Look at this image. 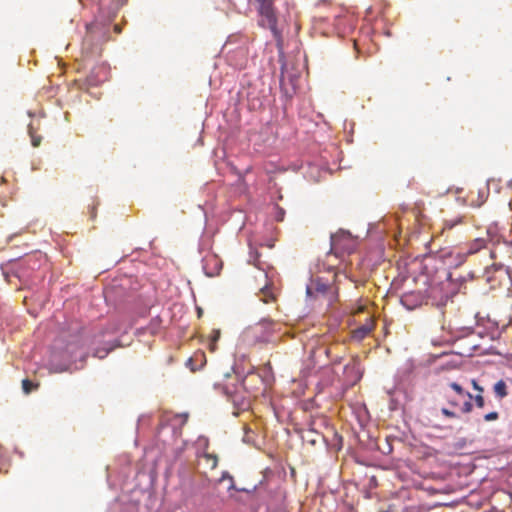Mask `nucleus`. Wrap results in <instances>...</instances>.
<instances>
[{"instance_id": "f257e3e1", "label": "nucleus", "mask_w": 512, "mask_h": 512, "mask_svg": "<svg viewBox=\"0 0 512 512\" xmlns=\"http://www.w3.org/2000/svg\"><path fill=\"white\" fill-rule=\"evenodd\" d=\"M488 237H478L466 244L465 247L446 250L440 252V258L449 266H460L468 256L474 255L483 249H486Z\"/></svg>"}, {"instance_id": "f03ea898", "label": "nucleus", "mask_w": 512, "mask_h": 512, "mask_svg": "<svg viewBox=\"0 0 512 512\" xmlns=\"http://www.w3.org/2000/svg\"><path fill=\"white\" fill-rule=\"evenodd\" d=\"M337 274L333 275V282L329 283L322 277L312 280L311 285L307 287V294L315 298L322 297L327 300L328 304H332L338 299V287L336 286Z\"/></svg>"}, {"instance_id": "7ed1b4c3", "label": "nucleus", "mask_w": 512, "mask_h": 512, "mask_svg": "<svg viewBox=\"0 0 512 512\" xmlns=\"http://www.w3.org/2000/svg\"><path fill=\"white\" fill-rule=\"evenodd\" d=\"M356 246V239L348 231L339 230L337 233L331 235L330 253L334 254L336 257L353 253Z\"/></svg>"}, {"instance_id": "20e7f679", "label": "nucleus", "mask_w": 512, "mask_h": 512, "mask_svg": "<svg viewBox=\"0 0 512 512\" xmlns=\"http://www.w3.org/2000/svg\"><path fill=\"white\" fill-rule=\"evenodd\" d=\"M276 323L271 319H262L254 326H251L247 335L253 339L255 343H268L275 331Z\"/></svg>"}, {"instance_id": "39448f33", "label": "nucleus", "mask_w": 512, "mask_h": 512, "mask_svg": "<svg viewBox=\"0 0 512 512\" xmlns=\"http://www.w3.org/2000/svg\"><path fill=\"white\" fill-rule=\"evenodd\" d=\"M259 2L258 12L260 15V25L271 30L275 37L279 36L277 29V16L273 4L270 0H257Z\"/></svg>"}, {"instance_id": "423d86ee", "label": "nucleus", "mask_w": 512, "mask_h": 512, "mask_svg": "<svg viewBox=\"0 0 512 512\" xmlns=\"http://www.w3.org/2000/svg\"><path fill=\"white\" fill-rule=\"evenodd\" d=\"M483 278L490 284V287L495 289L503 284V282L509 279L508 269L502 264H492L486 267Z\"/></svg>"}, {"instance_id": "0eeeda50", "label": "nucleus", "mask_w": 512, "mask_h": 512, "mask_svg": "<svg viewBox=\"0 0 512 512\" xmlns=\"http://www.w3.org/2000/svg\"><path fill=\"white\" fill-rule=\"evenodd\" d=\"M459 398L456 395H450L448 393H445V399L449 407H442L440 409V412L443 417L451 420H456L460 418V414L458 413L457 409L460 410L461 406L459 403Z\"/></svg>"}, {"instance_id": "6e6552de", "label": "nucleus", "mask_w": 512, "mask_h": 512, "mask_svg": "<svg viewBox=\"0 0 512 512\" xmlns=\"http://www.w3.org/2000/svg\"><path fill=\"white\" fill-rule=\"evenodd\" d=\"M448 386L455 392L457 397H466L467 399L463 402L460 412L463 414H469L473 410V404L471 403V399L473 398V395L470 392H467L464 390V388L456 383V382H450Z\"/></svg>"}, {"instance_id": "1a4fd4ad", "label": "nucleus", "mask_w": 512, "mask_h": 512, "mask_svg": "<svg viewBox=\"0 0 512 512\" xmlns=\"http://www.w3.org/2000/svg\"><path fill=\"white\" fill-rule=\"evenodd\" d=\"M203 268L208 276L213 277L219 274L222 262L216 255H208L204 258Z\"/></svg>"}, {"instance_id": "9d476101", "label": "nucleus", "mask_w": 512, "mask_h": 512, "mask_svg": "<svg viewBox=\"0 0 512 512\" xmlns=\"http://www.w3.org/2000/svg\"><path fill=\"white\" fill-rule=\"evenodd\" d=\"M374 328V324L372 321H368L365 324L361 325L360 327L356 328L352 332L353 339H356L358 341L364 339L366 336H368L371 331Z\"/></svg>"}, {"instance_id": "9b49d317", "label": "nucleus", "mask_w": 512, "mask_h": 512, "mask_svg": "<svg viewBox=\"0 0 512 512\" xmlns=\"http://www.w3.org/2000/svg\"><path fill=\"white\" fill-rule=\"evenodd\" d=\"M429 297L437 301V305H445L449 299V295L447 293H442L441 286H432L429 289Z\"/></svg>"}, {"instance_id": "f8f14e48", "label": "nucleus", "mask_w": 512, "mask_h": 512, "mask_svg": "<svg viewBox=\"0 0 512 512\" xmlns=\"http://www.w3.org/2000/svg\"><path fill=\"white\" fill-rule=\"evenodd\" d=\"M82 339L79 336H74L72 340L67 344L65 352L69 358L76 356L78 350L83 348Z\"/></svg>"}, {"instance_id": "ddd939ff", "label": "nucleus", "mask_w": 512, "mask_h": 512, "mask_svg": "<svg viewBox=\"0 0 512 512\" xmlns=\"http://www.w3.org/2000/svg\"><path fill=\"white\" fill-rule=\"evenodd\" d=\"M199 458L203 461L206 469L213 470L218 465V456L216 454L204 452Z\"/></svg>"}, {"instance_id": "4468645a", "label": "nucleus", "mask_w": 512, "mask_h": 512, "mask_svg": "<svg viewBox=\"0 0 512 512\" xmlns=\"http://www.w3.org/2000/svg\"><path fill=\"white\" fill-rule=\"evenodd\" d=\"M493 391L498 399H503L508 395L507 385L504 380L497 381L493 386Z\"/></svg>"}, {"instance_id": "2eb2a0df", "label": "nucleus", "mask_w": 512, "mask_h": 512, "mask_svg": "<svg viewBox=\"0 0 512 512\" xmlns=\"http://www.w3.org/2000/svg\"><path fill=\"white\" fill-rule=\"evenodd\" d=\"M220 336H221V331L219 329H213L211 331V334L209 335V344H208L209 350L211 352L216 351V349H217L216 343L220 339Z\"/></svg>"}, {"instance_id": "dca6fc26", "label": "nucleus", "mask_w": 512, "mask_h": 512, "mask_svg": "<svg viewBox=\"0 0 512 512\" xmlns=\"http://www.w3.org/2000/svg\"><path fill=\"white\" fill-rule=\"evenodd\" d=\"M463 223V218L461 216H457L451 219L444 220L442 231L451 230L455 226Z\"/></svg>"}, {"instance_id": "f3484780", "label": "nucleus", "mask_w": 512, "mask_h": 512, "mask_svg": "<svg viewBox=\"0 0 512 512\" xmlns=\"http://www.w3.org/2000/svg\"><path fill=\"white\" fill-rule=\"evenodd\" d=\"M262 301L264 303H270L276 300V296L272 291V288L269 286H265L261 289Z\"/></svg>"}, {"instance_id": "a211bd4d", "label": "nucleus", "mask_w": 512, "mask_h": 512, "mask_svg": "<svg viewBox=\"0 0 512 512\" xmlns=\"http://www.w3.org/2000/svg\"><path fill=\"white\" fill-rule=\"evenodd\" d=\"M28 133H29V136L31 138V143H32L33 147L40 146L41 141H42V137L40 135L36 134V132L34 131V128H33L32 125H29Z\"/></svg>"}, {"instance_id": "6ab92c4d", "label": "nucleus", "mask_w": 512, "mask_h": 512, "mask_svg": "<svg viewBox=\"0 0 512 512\" xmlns=\"http://www.w3.org/2000/svg\"><path fill=\"white\" fill-rule=\"evenodd\" d=\"M8 461L5 456L4 449L0 446V473L8 471Z\"/></svg>"}, {"instance_id": "aec40b11", "label": "nucleus", "mask_w": 512, "mask_h": 512, "mask_svg": "<svg viewBox=\"0 0 512 512\" xmlns=\"http://www.w3.org/2000/svg\"><path fill=\"white\" fill-rule=\"evenodd\" d=\"M38 387V385L34 384L29 379H24L22 381V388L25 393H30L31 391L35 390Z\"/></svg>"}, {"instance_id": "412c9836", "label": "nucleus", "mask_w": 512, "mask_h": 512, "mask_svg": "<svg viewBox=\"0 0 512 512\" xmlns=\"http://www.w3.org/2000/svg\"><path fill=\"white\" fill-rule=\"evenodd\" d=\"M485 422H492L499 419V413L497 411H492L483 416Z\"/></svg>"}, {"instance_id": "4be33fe9", "label": "nucleus", "mask_w": 512, "mask_h": 512, "mask_svg": "<svg viewBox=\"0 0 512 512\" xmlns=\"http://www.w3.org/2000/svg\"><path fill=\"white\" fill-rule=\"evenodd\" d=\"M472 399H474L475 404L478 408H483L485 405L484 397L482 394L475 395Z\"/></svg>"}, {"instance_id": "5701e85b", "label": "nucleus", "mask_w": 512, "mask_h": 512, "mask_svg": "<svg viewBox=\"0 0 512 512\" xmlns=\"http://www.w3.org/2000/svg\"><path fill=\"white\" fill-rule=\"evenodd\" d=\"M471 383H472L473 388H474L476 391H478V394H482V393L484 392L483 387H482V386H480L476 380H472V382H471Z\"/></svg>"}, {"instance_id": "b1692460", "label": "nucleus", "mask_w": 512, "mask_h": 512, "mask_svg": "<svg viewBox=\"0 0 512 512\" xmlns=\"http://www.w3.org/2000/svg\"><path fill=\"white\" fill-rule=\"evenodd\" d=\"M91 42V39H90V36L87 35L83 41V50L85 51V53L88 54V51H87V46L90 44Z\"/></svg>"}, {"instance_id": "393cba45", "label": "nucleus", "mask_w": 512, "mask_h": 512, "mask_svg": "<svg viewBox=\"0 0 512 512\" xmlns=\"http://www.w3.org/2000/svg\"><path fill=\"white\" fill-rule=\"evenodd\" d=\"M288 67L289 66H287V65L282 66V68H281L282 77H285V74L288 72Z\"/></svg>"}, {"instance_id": "a878e982", "label": "nucleus", "mask_w": 512, "mask_h": 512, "mask_svg": "<svg viewBox=\"0 0 512 512\" xmlns=\"http://www.w3.org/2000/svg\"><path fill=\"white\" fill-rule=\"evenodd\" d=\"M114 31L117 33V34H120L121 31H122V28L120 25L116 24L114 25Z\"/></svg>"}, {"instance_id": "bb28decb", "label": "nucleus", "mask_w": 512, "mask_h": 512, "mask_svg": "<svg viewBox=\"0 0 512 512\" xmlns=\"http://www.w3.org/2000/svg\"><path fill=\"white\" fill-rule=\"evenodd\" d=\"M94 53H96V54L100 53V48H96V51H91V54H94Z\"/></svg>"}, {"instance_id": "cd10ccee", "label": "nucleus", "mask_w": 512, "mask_h": 512, "mask_svg": "<svg viewBox=\"0 0 512 512\" xmlns=\"http://www.w3.org/2000/svg\"><path fill=\"white\" fill-rule=\"evenodd\" d=\"M122 5H124V1H122L121 3H118V4H117V8H118V7H120V6H122Z\"/></svg>"}, {"instance_id": "c85d7f7f", "label": "nucleus", "mask_w": 512, "mask_h": 512, "mask_svg": "<svg viewBox=\"0 0 512 512\" xmlns=\"http://www.w3.org/2000/svg\"><path fill=\"white\" fill-rule=\"evenodd\" d=\"M510 326H512V316H511V320H510V323H509Z\"/></svg>"}]
</instances>
